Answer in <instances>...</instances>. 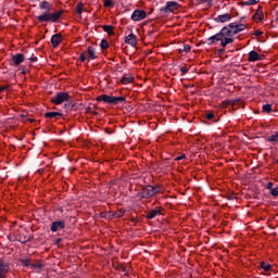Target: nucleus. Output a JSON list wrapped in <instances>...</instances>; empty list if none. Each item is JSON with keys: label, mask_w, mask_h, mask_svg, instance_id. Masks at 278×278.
<instances>
[{"label": "nucleus", "mask_w": 278, "mask_h": 278, "mask_svg": "<svg viewBox=\"0 0 278 278\" xmlns=\"http://www.w3.org/2000/svg\"><path fill=\"white\" fill-rule=\"evenodd\" d=\"M71 96L66 92H59L54 97L51 98V102L54 103L55 105H62L64 101H70Z\"/></svg>", "instance_id": "4"}, {"label": "nucleus", "mask_w": 278, "mask_h": 278, "mask_svg": "<svg viewBox=\"0 0 278 278\" xmlns=\"http://www.w3.org/2000/svg\"><path fill=\"white\" fill-rule=\"evenodd\" d=\"M254 18H257V21H264V13H255Z\"/></svg>", "instance_id": "32"}, {"label": "nucleus", "mask_w": 278, "mask_h": 278, "mask_svg": "<svg viewBox=\"0 0 278 278\" xmlns=\"http://www.w3.org/2000/svg\"><path fill=\"white\" fill-rule=\"evenodd\" d=\"M269 142H278V134L268 137Z\"/></svg>", "instance_id": "30"}, {"label": "nucleus", "mask_w": 278, "mask_h": 278, "mask_svg": "<svg viewBox=\"0 0 278 278\" xmlns=\"http://www.w3.org/2000/svg\"><path fill=\"white\" fill-rule=\"evenodd\" d=\"M160 215V211L159 210H152L150 211V213L147 215V218H155V216Z\"/></svg>", "instance_id": "20"}, {"label": "nucleus", "mask_w": 278, "mask_h": 278, "mask_svg": "<svg viewBox=\"0 0 278 278\" xmlns=\"http://www.w3.org/2000/svg\"><path fill=\"white\" fill-rule=\"evenodd\" d=\"M50 36H62V33H55V28H50L46 30Z\"/></svg>", "instance_id": "24"}, {"label": "nucleus", "mask_w": 278, "mask_h": 278, "mask_svg": "<svg viewBox=\"0 0 278 278\" xmlns=\"http://www.w3.org/2000/svg\"><path fill=\"white\" fill-rule=\"evenodd\" d=\"M273 189H274V188H273V182H268V184H267V190H270V191H271Z\"/></svg>", "instance_id": "41"}, {"label": "nucleus", "mask_w": 278, "mask_h": 278, "mask_svg": "<svg viewBox=\"0 0 278 278\" xmlns=\"http://www.w3.org/2000/svg\"><path fill=\"white\" fill-rule=\"evenodd\" d=\"M258 60H260V54L256 51H250L249 61L250 62H257Z\"/></svg>", "instance_id": "15"}, {"label": "nucleus", "mask_w": 278, "mask_h": 278, "mask_svg": "<svg viewBox=\"0 0 278 278\" xmlns=\"http://www.w3.org/2000/svg\"><path fill=\"white\" fill-rule=\"evenodd\" d=\"M214 21L216 23H229V21H231V15H229L228 13H225L215 17Z\"/></svg>", "instance_id": "10"}, {"label": "nucleus", "mask_w": 278, "mask_h": 278, "mask_svg": "<svg viewBox=\"0 0 278 278\" xmlns=\"http://www.w3.org/2000/svg\"><path fill=\"white\" fill-rule=\"evenodd\" d=\"M257 42H264V40H262V37H257Z\"/></svg>", "instance_id": "45"}, {"label": "nucleus", "mask_w": 278, "mask_h": 278, "mask_svg": "<svg viewBox=\"0 0 278 278\" xmlns=\"http://www.w3.org/2000/svg\"><path fill=\"white\" fill-rule=\"evenodd\" d=\"M75 108V103L73 101L67 100V102L64 104L65 110H73Z\"/></svg>", "instance_id": "23"}, {"label": "nucleus", "mask_w": 278, "mask_h": 278, "mask_svg": "<svg viewBox=\"0 0 278 278\" xmlns=\"http://www.w3.org/2000/svg\"><path fill=\"white\" fill-rule=\"evenodd\" d=\"M3 90H8V86L0 87V92H3Z\"/></svg>", "instance_id": "43"}, {"label": "nucleus", "mask_w": 278, "mask_h": 278, "mask_svg": "<svg viewBox=\"0 0 278 278\" xmlns=\"http://www.w3.org/2000/svg\"><path fill=\"white\" fill-rule=\"evenodd\" d=\"M131 18L132 21H142L143 18H147V12L142 10H136L134 11Z\"/></svg>", "instance_id": "8"}, {"label": "nucleus", "mask_w": 278, "mask_h": 278, "mask_svg": "<svg viewBox=\"0 0 278 278\" xmlns=\"http://www.w3.org/2000/svg\"><path fill=\"white\" fill-rule=\"evenodd\" d=\"M33 268H42V264H33L31 265Z\"/></svg>", "instance_id": "40"}, {"label": "nucleus", "mask_w": 278, "mask_h": 278, "mask_svg": "<svg viewBox=\"0 0 278 278\" xmlns=\"http://www.w3.org/2000/svg\"><path fill=\"white\" fill-rule=\"evenodd\" d=\"M22 117L25 118V115L22 114Z\"/></svg>", "instance_id": "53"}, {"label": "nucleus", "mask_w": 278, "mask_h": 278, "mask_svg": "<svg viewBox=\"0 0 278 278\" xmlns=\"http://www.w3.org/2000/svg\"><path fill=\"white\" fill-rule=\"evenodd\" d=\"M261 268H263V270H265V273H268V270H270V268H273V266L270 264H266L265 262H261Z\"/></svg>", "instance_id": "21"}, {"label": "nucleus", "mask_w": 278, "mask_h": 278, "mask_svg": "<svg viewBox=\"0 0 278 278\" xmlns=\"http://www.w3.org/2000/svg\"><path fill=\"white\" fill-rule=\"evenodd\" d=\"M10 270V266L8 264H3V261L0 260V278L5 277V273Z\"/></svg>", "instance_id": "12"}, {"label": "nucleus", "mask_w": 278, "mask_h": 278, "mask_svg": "<svg viewBox=\"0 0 278 278\" xmlns=\"http://www.w3.org/2000/svg\"><path fill=\"white\" fill-rule=\"evenodd\" d=\"M117 270H123V273H129V269L127 267H125L124 265H117L116 266Z\"/></svg>", "instance_id": "31"}, {"label": "nucleus", "mask_w": 278, "mask_h": 278, "mask_svg": "<svg viewBox=\"0 0 278 278\" xmlns=\"http://www.w3.org/2000/svg\"><path fill=\"white\" fill-rule=\"evenodd\" d=\"M175 10H179V3L175 1H168L166 5L161 9V12L164 14H170V12H175Z\"/></svg>", "instance_id": "7"}, {"label": "nucleus", "mask_w": 278, "mask_h": 278, "mask_svg": "<svg viewBox=\"0 0 278 278\" xmlns=\"http://www.w3.org/2000/svg\"><path fill=\"white\" fill-rule=\"evenodd\" d=\"M55 116H62L60 112H48L46 113V118H55Z\"/></svg>", "instance_id": "19"}, {"label": "nucleus", "mask_w": 278, "mask_h": 278, "mask_svg": "<svg viewBox=\"0 0 278 278\" xmlns=\"http://www.w3.org/2000/svg\"><path fill=\"white\" fill-rule=\"evenodd\" d=\"M185 159H186V154H182L181 156L176 157L177 161L185 160Z\"/></svg>", "instance_id": "42"}, {"label": "nucleus", "mask_w": 278, "mask_h": 278, "mask_svg": "<svg viewBox=\"0 0 278 278\" xmlns=\"http://www.w3.org/2000/svg\"><path fill=\"white\" fill-rule=\"evenodd\" d=\"M62 242V239H56V244H60Z\"/></svg>", "instance_id": "47"}, {"label": "nucleus", "mask_w": 278, "mask_h": 278, "mask_svg": "<svg viewBox=\"0 0 278 278\" xmlns=\"http://www.w3.org/2000/svg\"><path fill=\"white\" fill-rule=\"evenodd\" d=\"M103 30L109 36H113L114 34H116V33H114V27L112 25L103 26Z\"/></svg>", "instance_id": "17"}, {"label": "nucleus", "mask_w": 278, "mask_h": 278, "mask_svg": "<svg viewBox=\"0 0 278 278\" xmlns=\"http://www.w3.org/2000/svg\"><path fill=\"white\" fill-rule=\"evenodd\" d=\"M148 34H153V30H149V33Z\"/></svg>", "instance_id": "51"}, {"label": "nucleus", "mask_w": 278, "mask_h": 278, "mask_svg": "<svg viewBox=\"0 0 278 278\" xmlns=\"http://www.w3.org/2000/svg\"><path fill=\"white\" fill-rule=\"evenodd\" d=\"M241 31H247V25L235 22L224 27L220 33L215 34V36H236V34H240Z\"/></svg>", "instance_id": "2"}, {"label": "nucleus", "mask_w": 278, "mask_h": 278, "mask_svg": "<svg viewBox=\"0 0 278 278\" xmlns=\"http://www.w3.org/2000/svg\"><path fill=\"white\" fill-rule=\"evenodd\" d=\"M180 53H190V45H185L184 49H179Z\"/></svg>", "instance_id": "27"}, {"label": "nucleus", "mask_w": 278, "mask_h": 278, "mask_svg": "<svg viewBox=\"0 0 278 278\" xmlns=\"http://www.w3.org/2000/svg\"><path fill=\"white\" fill-rule=\"evenodd\" d=\"M110 47V43H108V40L102 39L100 42V48L101 49H108Z\"/></svg>", "instance_id": "26"}, {"label": "nucleus", "mask_w": 278, "mask_h": 278, "mask_svg": "<svg viewBox=\"0 0 278 278\" xmlns=\"http://www.w3.org/2000/svg\"><path fill=\"white\" fill-rule=\"evenodd\" d=\"M262 34H264V30H254L253 33H251V36H262Z\"/></svg>", "instance_id": "33"}, {"label": "nucleus", "mask_w": 278, "mask_h": 278, "mask_svg": "<svg viewBox=\"0 0 278 278\" xmlns=\"http://www.w3.org/2000/svg\"><path fill=\"white\" fill-rule=\"evenodd\" d=\"M104 8H114V1L113 0L104 1Z\"/></svg>", "instance_id": "28"}, {"label": "nucleus", "mask_w": 278, "mask_h": 278, "mask_svg": "<svg viewBox=\"0 0 278 278\" xmlns=\"http://www.w3.org/2000/svg\"><path fill=\"white\" fill-rule=\"evenodd\" d=\"M115 218H121L123 216H125V211L119 210L114 214Z\"/></svg>", "instance_id": "29"}, {"label": "nucleus", "mask_w": 278, "mask_h": 278, "mask_svg": "<svg viewBox=\"0 0 278 278\" xmlns=\"http://www.w3.org/2000/svg\"><path fill=\"white\" fill-rule=\"evenodd\" d=\"M86 58H87L86 52H83V53L80 54V60H81V62H86Z\"/></svg>", "instance_id": "36"}, {"label": "nucleus", "mask_w": 278, "mask_h": 278, "mask_svg": "<svg viewBox=\"0 0 278 278\" xmlns=\"http://www.w3.org/2000/svg\"><path fill=\"white\" fill-rule=\"evenodd\" d=\"M87 55L88 58H90V60H97V51L94 50V48L89 47L87 49Z\"/></svg>", "instance_id": "14"}, {"label": "nucleus", "mask_w": 278, "mask_h": 278, "mask_svg": "<svg viewBox=\"0 0 278 278\" xmlns=\"http://www.w3.org/2000/svg\"><path fill=\"white\" fill-rule=\"evenodd\" d=\"M27 121H29L30 123H34V119H31V118H28Z\"/></svg>", "instance_id": "50"}, {"label": "nucleus", "mask_w": 278, "mask_h": 278, "mask_svg": "<svg viewBox=\"0 0 278 278\" xmlns=\"http://www.w3.org/2000/svg\"><path fill=\"white\" fill-rule=\"evenodd\" d=\"M260 10H262L261 7H260L258 10L256 11V14H262V12H261Z\"/></svg>", "instance_id": "46"}, {"label": "nucleus", "mask_w": 278, "mask_h": 278, "mask_svg": "<svg viewBox=\"0 0 278 278\" xmlns=\"http://www.w3.org/2000/svg\"><path fill=\"white\" fill-rule=\"evenodd\" d=\"M87 112H90V108L87 109Z\"/></svg>", "instance_id": "52"}, {"label": "nucleus", "mask_w": 278, "mask_h": 278, "mask_svg": "<svg viewBox=\"0 0 278 278\" xmlns=\"http://www.w3.org/2000/svg\"><path fill=\"white\" fill-rule=\"evenodd\" d=\"M210 0H201L202 3H207Z\"/></svg>", "instance_id": "48"}, {"label": "nucleus", "mask_w": 278, "mask_h": 278, "mask_svg": "<svg viewBox=\"0 0 278 278\" xmlns=\"http://www.w3.org/2000/svg\"><path fill=\"white\" fill-rule=\"evenodd\" d=\"M64 227H65L64 222H62V220L53 222L51 225V231H53V232L62 231V229H64Z\"/></svg>", "instance_id": "9"}, {"label": "nucleus", "mask_w": 278, "mask_h": 278, "mask_svg": "<svg viewBox=\"0 0 278 278\" xmlns=\"http://www.w3.org/2000/svg\"><path fill=\"white\" fill-rule=\"evenodd\" d=\"M21 262L26 266H31V264H29V260H22Z\"/></svg>", "instance_id": "38"}, {"label": "nucleus", "mask_w": 278, "mask_h": 278, "mask_svg": "<svg viewBox=\"0 0 278 278\" xmlns=\"http://www.w3.org/2000/svg\"><path fill=\"white\" fill-rule=\"evenodd\" d=\"M263 112H266L267 114H269V112H273V105L264 104L263 105Z\"/></svg>", "instance_id": "25"}, {"label": "nucleus", "mask_w": 278, "mask_h": 278, "mask_svg": "<svg viewBox=\"0 0 278 278\" xmlns=\"http://www.w3.org/2000/svg\"><path fill=\"white\" fill-rule=\"evenodd\" d=\"M40 10H46V12L42 15H39L37 18L40 21V23L49 22L56 23V21L62 16V11L50 13L53 7L48 1H42L39 4Z\"/></svg>", "instance_id": "1"}, {"label": "nucleus", "mask_w": 278, "mask_h": 278, "mask_svg": "<svg viewBox=\"0 0 278 278\" xmlns=\"http://www.w3.org/2000/svg\"><path fill=\"white\" fill-rule=\"evenodd\" d=\"M206 118H207L208 121H212V118H214V113H207V114H206Z\"/></svg>", "instance_id": "37"}, {"label": "nucleus", "mask_w": 278, "mask_h": 278, "mask_svg": "<svg viewBox=\"0 0 278 278\" xmlns=\"http://www.w3.org/2000/svg\"><path fill=\"white\" fill-rule=\"evenodd\" d=\"M81 10H84V3H79V4L77 5L76 12H77L78 14H81Z\"/></svg>", "instance_id": "34"}, {"label": "nucleus", "mask_w": 278, "mask_h": 278, "mask_svg": "<svg viewBox=\"0 0 278 278\" xmlns=\"http://www.w3.org/2000/svg\"><path fill=\"white\" fill-rule=\"evenodd\" d=\"M225 52V49H219L218 50V54L220 55V53H224Z\"/></svg>", "instance_id": "44"}, {"label": "nucleus", "mask_w": 278, "mask_h": 278, "mask_svg": "<svg viewBox=\"0 0 278 278\" xmlns=\"http://www.w3.org/2000/svg\"><path fill=\"white\" fill-rule=\"evenodd\" d=\"M208 45H214V42H220L222 47H225L227 45H231V42H233L232 38H220V37H216V36H212L207 39Z\"/></svg>", "instance_id": "6"}, {"label": "nucleus", "mask_w": 278, "mask_h": 278, "mask_svg": "<svg viewBox=\"0 0 278 278\" xmlns=\"http://www.w3.org/2000/svg\"><path fill=\"white\" fill-rule=\"evenodd\" d=\"M125 43L130 45V47H136V45H138V39L136 36H126Z\"/></svg>", "instance_id": "11"}, {"label": "nucleus", "mask_w": 278, "mask_h": 278, "mask_svg": "<svg viewBox=\"0 0 278 278\" xmlns=\"http://www.w3.org/2000/svg\"><path fill=\"white\" fill-rule=\"evenodd\" d=\"M255 3H260V0H248L241 2L242 5H255Z\"/></svg>", "instance_id": "22"}, {"label": "nucleus", "mask_w": 278, "mask_h": 278, "mask_svg": "<svg viewBox=\"0 0 278 278\" xmlns=\"http://www.w3.org/2000/svg\"><path fill=\"white\" fill-rule=\"evenodd\" d=\"M13 62L16 66H18V64H21L24 60H25V55H23V53H18L16 55L13 56Z\"/></svg>", "instance_id": "13"}, {"label": "nucleus", "mask_w": 278, "mask_h": 278, "mask_svg": "<svg viewBox=\"0 0 278 278\" xmlns=\"http://www.w3.org/2000/svg\"><path fill=\"white\" fill-rule=\"evenodd\" d=\"M128 36H135L134 31H130V33L128 34Z\"/></svg>", "instance_id": "49"}, {"label": "nucleus", "mask_w": 278, "mask_h": 278, "mask_svg": "<svg viewBox=\"0 0 278 278\" xmlns=\"http://www.w3.org/2000/svg\"><path fill=\"white\" fill-rule=\"evenodd\" d=\"M180 72L182 75H186V73H188V68L187 67H181Z\"/></svg>", "instance_id": "39"}, {"label": "nucleus", "mask_w": 278, "mask_h": 278, "mask_svg": "<svg viewBox=\"0 0 278 278\" xmlns=\"http://www.w3.org/2000/svg\"><path fill=\"white\" fill-rule=\"evenodd\" d=\"M134 81V77L131 75H125L122 78V84H131Z\"/></svg>", "instance_id": "18"}, {"label": "nucleus", "mask_w": 278, "mask_h": 278, "mask_svg": "<svg viewBox=\"0 0 278 278\" xmlns=\"http://www.w3.org/2000/svg\"><path fill=\"white\" fill-rule=\"evenodd\" d=\"M160 190L153 186H147L142 189L141 197L142 199H151L154 194H157Z\"/></svg>", "instance_id": "5"}, {"label": "nucleus", "mask_w": 278, "mask_h": 278, "mask_svg": "<svg viewBox=\"0 0 278 278\" xmlns=\"http://www.w3.org/2000/svg\"><path fill=\"white\" fill-rule=\"evenodd\" d=\"M97 101H103L110 105H118V103H124L125 97H112L108 94H102L97 98Z\"/></svg>", "instance_id": "3"}, {"label": "nucleus", "mask_w": 278, "mask_h": 278, "mask_svg": "<svg viewBox=\"0 0 278 278\" xmlns=\"http://www.w3.org/2000/svg\"><path fill=\"white\" fill-rule=\"evenodd\" d=\"M271 197H278V187L270 190Z\"/></svg>", "instance_id": "35"}, {"label": "nucleus", "mask_w": 278, "mask_h": 278, "mask_svg": "<svg viewBox=\"0 0 278 278\" xmlns=\"http://www.w3.org/2000/svg\"><path fill=\"white\" fill-rule=\"evenodd\" d=\"M50 42H52L53 47H58L62 42V36H52Z\"/></svg>", "instance_id": "16"}]
</instances>
